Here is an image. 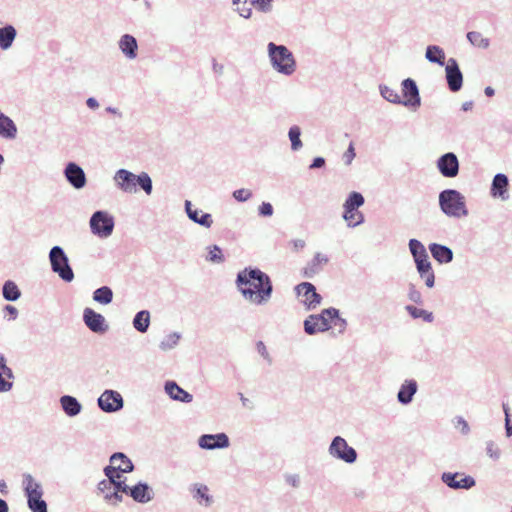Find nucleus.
Masks as SVG:
<instances>
[{"mask_svg":"<svg viewBox=\"0 0 512 512\" xmlns=\"http://www.w3.org/2000/svg\"><path fill=\"white\" fill-rule=\"evenodd\" d=\"M235 283L241 295L256 305H264L272 297L271 278L258 267L248 266L239 271Z\"/></svg>","mask_w":512,"mask_h":512,"instance_id":"nucleus-1","label":"nucleus"},{"mask_svg":"<svg viewBox=\"0 0 512 512\" xmlns=\"http://www.w3.org/2000/svg\"><path fill=\"white\" fill-rule=\"evenodd\" d=\"M113 180L116 187L124 193H136L137 187L143 190L146 195H150L153 191L152 179L144 171L136 175L127 169L121 168L115 172Z\"/></svg>","mask_w":512,"mask_h":512,"instance_id":"nucleus-2","label":"nucleus"},{"mask_svg":"<svg viewBox=\"0 0 512 512\" xmlns=\"http://www.w3.org/2000/svg\"><path fill=\"white\" fill-rule=\"evenodd\" d=\"M408 247L419 277L424 280L428 288H433L435 286V273L425 246L418 239L412 238L408 242Z\"/></svg>","mask_w":512,"mask_h":512,"instance_id":"nucleus-3","label":"nucleus"},{"mask_svg":"<svg viewBox=\"0 0 512 512\" xmlns=\"http://www.w3.org/2000/svg\"><path fill=\"white\" fill-rule=\"evenodd\" d=\"M267 51L270 64L275 71L285 76H291L296 71L295 57L285 45L269 42Z\"/></svg>","mask_w":512,"mask_h":512,"instance_id":"nucleus-4","label":"nucleus"},{"mask_svg":"<svg viewBox=\"0 0 512 512\" xmlns=\"http://www.w3.org/2000/svg\"><path fill=\"white\" fill-rule=\"evenodd\" d=\"M439 207L448 217L462 218L468 215L465 197L456 189H445L439 193Z\"/></svg>","mask_w":512,"mask_h":512,"instance_id":"nucleus-5","label":"nucleus"},{"mask_svg":"<svg viewBox=\"0 0 512 512\" xmlns=\"http://www.w3.org/2000/svg\"><path fill=\"white\" fill-rule=\"evenodd\" d=\"M51 270L56 273L64 282L70 283L74 280V272L69 263L68 256L61 246H53L49 252Z\"/></svg>","mask_w":512,"mask_h":512,"instance_id":"nucleus-6","label":"nucleus"},{"mask_svg":"<svg viewBox=\"0 0 512 512\" xmlns=\"http://www.w3.org/2000/svg\"><path fill=\"white\" fill-rule=\"evenodd\" d=\"M134 470V464L122 452H115L110 456V465L104 467L103 472L110 482L121 479L122 473H130Z\"/></svg>","mask_w":512,"mask_h":512,"instance_id":"nucleus-7","label":"nucleus"},{"mask_svg":"<svg viewBox=\"0 0 512 512\" xmlns=\"http://www.w3.org/2000/svg\"><path fill=\"white\" fill-rule=\"evenodd\" d=\"M92 234L99 238L109 237L114 230V217L104 210L95 211L89 221Z\"/></svg>","mask_w":512,"mask_h":512,"instance_id":"nucleus-8","label":"nucleus"},{"mask_svg":"<svg viewBox=\"0 0 512 512\" xmlns=\"http://www.w3.org/2000/svg\"><path fill=\"white\" fill-rule=\"evenodd\" d=\"M328 453L331 457L347 464L355 463L358 457L357 451L342 436L333 437L328 447Z\"/></svg>","mask_w":512,"mask_h":512,"instance_id":"nucleus-9","label":"nucleus"},{"mask_svg":"<svg viewBox=\"0 0 512 512\" xmlns=\"http://www.w3.org/2000/svg\"><path fill=\"white\" fill-rule=\"evenodd\" d=\"M401 105L416 110L421 105V97L417 83L412 78H406L401 82Z\"/></svg>","mask_w":512,"mask_h":512,"instance_id":"nucleus-10","label":"nucleus"},{"mask_svg":"<svg viewBox=\"0 0 512 512\" xmlns=\"http://www.w3.org/2000/svg\"><path fill=\"white\" fill-rule=\"evenodd\" d=\"M295 292L298 297H303L302 303L306 310H313L321 304L322 296L317 292L316 287L311 282H302L295 286Z\"/></svg>","mask_w":512,"mask_h":512,"instance_id":"nucleus-11","label":"nucleus"},{"mask_svg":"<svg viewBox=\"0 0 512 512\" xmlns=\"http://www.w3.org/2000/svg\"><path fill=\"white\" fill-rule=\"evenodd\" d=\"M98 407L105 413H115L124 406L122 395L115 390H105L97 399Z\"/></svg>","mask_w":512,"mask_h":512,"instance_id":"nucleus-12","label":"nucleus"},{"mask_svg":"<svg viewBox=\"0 0 512 512\" xmlns=\"http://www.w3.org/2000/svg\"><path fill=\"white\" fill-rule=\"evenodd\" d=\"M445 79L451 92H458L463 87V73L455 58H449L445 65Z\"/></svg>","mask_w":512,"mask_h":512,"instance_id":"nucleus-13","label":"nucleus"},{"mask_svg":"<svg viewBox=\"0 0 512 512\" xmlns=\"http://www.w3.org/2000/svg\"><path fill=\"white\" fill-rule=\"evenodd\" d=\"M439 173L445 178H455L459 174V160L454 152L442 154L436 161Z\"/></svg>","mask_w":512,"mask_h":512,"instance_id":"nucleus-14","label":"nucleus"},{"mask_svg":"<svg viewBox=\"0 0 512 512\" xmlns=\"http://www.w3.org/2000/svg\"><path fill=\"white\" fill-rule=\"evenodd\" d=\"M83 322L95 334L102 335L109 330L105 317L89 307L83 310Z\"/></svg>","mask_w":512,"mask_h":512,"instance_id":"nucleus-15","label":"nucleus"},{"mask_svg":"<svg viewBox=\"0 0 512 512\" xmlns=\"http://www.w3.org/2000/svg\"><path fill=\"white\" fill-rule=\"evenodd\" d=\"M198 445L204 450L225 449L229 447L230 440L224 432L203 434L198 438Z\"/></svg>","mask_w":512,"mask_h":512,"instance_id":"nucleus-16","label":"nucleus"},{"mask_svg":"<svg viewBox=\"0 0 512 512\" xmlns=\"http://www.w3.org/2000/svg\"><path fill=\"white\" fill-rule=\"evenodd\" d=\"M64 176L67 182L77 190L84 188L87 183L86 174L83 168L75 162H68L66 164L64 168Z\"/></svg>","mask_w":512,"mask_h":512,"instance_id":"nucleus-17","label":"nucleus"},{"mask_svg":"<svg viewBox=\"0 0 512 512\" xmlns=\"http://www.w3.org/2000/svg\"><path fill=\"white\" fill-rule=\"evenodd\" d=\"M128 496L136 503L146 504L153 500L154 491L147 482L138 481L135 485L130 486Z\"/></svg>","mask_w":512,"mask_h":512,"instance_id":"nucleus-18","label":"nucleus"},{"mask_svg":"<svg viewBox=\"0 0 512 512\" xmlns=\"http://www.w3.org/2000/svg\"><path fill=\"white\" fill-rule=\"evenodd\" d=\"M304 331L308 335H315L319 332H325L331 329V324L326 317L321 314H311L303 322Z\"/></svg>","mask_w":512,"mask_h":512,"instance_id":"nucleus-19","label":"nucleus"},{"mask_svg":"<svg viewBox=\"0 0 512 512\" xmlns=\"http://www.w3.org/2000/svg\"><path fill=\"white\" fill-rule=\"evenodd\" d=\"M184 207L185 212L191 221L205 228H210L212 226L213 219L210 213L203 212L198 208H193V205L189 200L185 201Z\"/></svg>","mask_w":512,"mask_h":512,"instance_id":"nucleus-20","label":"nucleus"},{"mask_svg":"<svg viewBox=\"0 0 512 512\" xmlns=\"http://www.w3.org/2000/svg\"><path fill=\"white\" fill-rule=\"evenodd\" d=\"M508 188V176L504 173H497L492 179L490 195L493 198H501L502 200H507L509 198Z\"/></svg>","mask_w":512,"mask_h":512,"instance_id":"nucleus-21","label":"nucleus"},{"mask_svg":"<svg viewBox=\"0 0 512 512\" xmlns=\"http://www.w3.org/2000/svg\"><path fill=\"white\" fill-rule=\"evenodd\" d=\"M166 394L174 401L190 403L193 401V395L180 387L175 381L168 380L164 384Z\"/></svg>","mask_w":512,"mask_h":512,"instance_id":"nucleus-22","label":"nucleus"},{"mask_svg":"<svg viewBox=\"0 0 512 512\" xmlns=\"http://www.w3.org/2000/svg\"><path fill=\"white\" fill-rule=\"evenodd\" d=\"M428 249L433 259L439 264H448L453 261L454 253L446 245L433 242L429 244Z\"/></svg>","mask_w":512,"mask_h":512,"instance_id":"nucleus-23","label":"nucleus"},{"mask_svg":"<svg viewBox=\"0 0 512 512\" xmlns=\"http://www.w3.org/2000/svg\"><path fill=\"white\" fill-rule=\"evenodd\" d=\"M418 384L414 379L405 380L397 393V400L402 405H408L412 402L414 395L417 393Z\"/></svg>","mask_w":512,"mask_h":512,"instance_id":"nucleus-24","label":"nucleus"},{"mask_svg":"<svg viewBox=\"0 0 512 512\" xmlns=\"http://www.w3.org/2000/svg\"><path fill=\"white\" fill-rule=\"evenodd\" d=\"M14 379L13 370L7 366V360L4 354L0 353V393H5L13 388Z\"/></svg>","mask_w":512,"mask_h":512,"instance_id":"nucleus-25","label":"nucleus"},{"mask_svg":"<svg viewBox=\"0 0 512 512\" xmlns=\"http://www.w3.org/2000/svg\"><path fill=\"white\" fill-rule=\"evenodd\" d=\"M365 203L364 196L357 191H352L348 194L347 198L343 203V218L351 217L352 212L359 210Z\"/></svg>","mask_w":512,"mask_h":512,"instance_id":"nucleus-26","label":"nucleus"},{"mask_svg":"<svg viewBox=\"0 0 512 512\" xmlns=\"http://www.w3.org/2000/svg\"><path fill=\"white\" fill-rule=\"evenodd\" d=\"M119 49L128 59H135L138 55V42L137 39L131 34H124L120 37Z\"/></svg>","mask_w":512,"mask_h":512,"instance_id":"nucleus-27","label":"nucleus"},{"mask_svg":"<svg viewBox=\"0 0 512 512\" xmlns=\"http://www.w3.org/2000/svg\"><path fill=\"white\" fill-rule=\"evenodd\" d=\"M59 402L63 412L68 417H75L82 411V404L74 396L63 395L60 397Z\"/></svg>","mask_w":512,"mask_h":512,"instance_id":"nucleus-28","label":"nucleus"},{"mask_svg":"<svg viewBox=\"0 0 512 512\" xmlns=\"http://www.w3.org/2000/svg\"><path fill=\"white\" fill-rule=\"evenodd\" d=\"M17 136V126L15 122L0 110V137L8 140L15 139Z\"/></svg>","mask_w":512,"mask_h":512,"instance_id":"nucleus-29","label":"nucleus"},{"mask_svg":"<svg viewBox=\"0 0 512 512\" xmlns=\"http://www.w3.org/2000/svg\"><path fill=\"white\" fill-rule=\"evenodd\" d=\"M22 477V488L25 497L44 494L41 483L37 482L30 473H24Z\"/></svg>","mask_w":512,"mask_h":512,"instance_id":"nucleus-30","label":"nucleus"},{"mask_svg":"<svg viewBox=\"0 0 512 512\" xmlns=\"http://www.w3.org/2000/svg\"><path fill=\"white\" fill-rule=\"evenodd\" d=\"M17 36V30L11 24L0 27V49H9Z\"/></svg>","mask_w":512,"mask_h":512,"instance_id":"nucleus-31","label":"nucleus"},{"mask_svg":"<svg viewBox=\"0 0 512 512\" xmlns=\"http://www.w3.org/2000/svg\"><path fill=\"white\" fill-rule=\"evenodd\" d=\"M2 297L8 302H15L20 299L22 292L15 281L6 280L1 289Z\"/></svg>","mask_w":512,"mask_h":512,"instance_id":"nucleus-32","label":"nucleus"},{"mask_svg":"<svg viewBox=\"0 0 512 512\" xmlns=\"http://www.w3.org/2000/svg\"><path fill=\"white\" fill-rule=\"evenodd\" d=\"M425 58L430 63H434L439 66L445 65V52L443 48L438 45H428L426 47Z\"/></svg>","mask_w":512,"mask_h":512,"instance_id":"nucleus-33","label":"nucleus"},{"mask_svg":"<svg viewBox=\"0 0 512 512\" xmlns=\"http://www.w3.org/2000/svg\"><path fill=\"white\" fill-rule=\"evenodd\" d=\"M193 493V498L196 499L200 504L204 502L205 506H210L213 502V498L209 495V489L204 484H193L190 489Z\"/></svg>","mask_w":512,"mask_h":512,"instance_id":"nucleus-34","label":"nucleus"},{"mask_svg":"<svg viewBox=\"0 0 512 512\" xmlns=\"http://www.w3.org/2000/svg\"><path fill=\"white\" fill-rule=\"evenodd\" d=\"M150 312L148 310H141L137 312L132 320L133 327L140 333H145L150 326Z\"/></svg>","mask_w":512,"mask_h":512,"instance_id":"nucleus-35","label":"nucleus"},{"mask_svg":"<svg viewBox=\"0 0 512 512\" xmlns=\"http://www.w3.org/2000/svg\"><path fill=\"white\" fill-rule=\"evenodd\" d=\"M329 261L328 257L321 254L316 253L308 266L304 269V276L311 278L315 274L319 273L321 270V264H326Z\"/></svg>","mask_w":512,"mask_h":512,"instance_id":"nucleus-36","label":"nucleus"},{"mask_svg":"<svg viewBox=\"0 0 512 512\" xmlns=\"http://www.w3.org/2000/svg\"><path fill=\"white\" fill-rule=\"evenodd\" d=\"M92 299L101 305H108L113 301V290L109 286H101L94 290Z\"/></svg>","mask_w":512,"mask_h":512,"instance_id":"nucleus-37","label":"nucleus"},{"mask_svg":"<svg viewBox=\"0 0 512 512\" xmlns=\"http://www.w3.org/2000/svg\"><path fill=\"white\" fill-rule=\"evenodd\" d=\"M26 499L31 512H48V505L43 499V494L28 496Z\"/></svg>","mask_w":512,"mask_h":512,"instance_id":"nucleus-38","label":"nucleus"},{"mask_svg":"<svg viewBox=\"0 0 512 512\" xmlns=\"http://www.w3.org/2000/svg\"><path fill=\"white\" fill-rule=\"evenodd\" d=\"M405 310L413 319H423V321L427 323H431L434 321L433 313L428 310L418 308L414 305H407L405 307Z\"/></svg>","mask_w":512,"mask_h":512,"instance_id":"nucleus-39","label":"nucleus"},{"mask_svg":"<svg viewBox=\"0 0 512 512\" xmlns=\"http://www.w3.org/2000/svg\"><path fill=\"white\" fill-rule=\"evenodd\" d=\"M301 133V128L298 125H293L289 128L288 137L291 142L292 151H298L302 148Z\"/></svg>","mask_w":512,"mask_h":512,"instance_id":"nucleus-40","label":"nucleus"},{"mask_svg":"<svg viewBox=\"0 0 512 512\" xmlns=\"http://www.w3.org/2000/svg\"><path fill=\"white\" fill-rule=\"evenodd\" d=\"M379 91L381 96L388 102H391L393 104H399L401 105V97L398 94L397 90L390 88L389 86L385 84L379 85Z\"/></svg>","mask_w":512,"mask_h":512,"instance_id":"nucleus-41","label":"nucleus"},{"mask_svg":"<svg viewBox=\"0 0 512 512\" xmlns=\"http://www.w3.org/2000/svg\"><path fill=\"white\" fill-rule=\"evenodd\" d=\"M181 339V334L179 332H172L165 336L163 340L159 344V348L162 351H169L175 348Z\"/></svg>","mask_w":512,"mask_h":512,"instance_id":"nucleus-42","label":"nucleus"},{"mask_svg":"<svg viewBox=\"0 0 512 512\" xmlns=\"http://www.w3.org/2000/svg\"><path fill=\"white\" fill-rule=\"evenodd\" d=\"M467 40L476 47L486 49L490 45L488 38H484L480 32L470 31L466 35Z\"/></svg>","mask_w":512,"mask_h":512,"instance_id":"nucleus-43","label":"nucleus"},{"mask_svg":"<svg viewBox=\"0 0 512 512\" xmlns=\"http://www.w3.org/2000/svg\"><path fill=\"white\" fill-rule=\"evenodd\" d=\"M208 250V255L206 257L207 261L218 264L223 263L225 261L222 249L218 245H211L208 247Z\"/></svg>","mask_w":512,"mask_h":512,"instance_id":"nucleus-44","label":"nucleus"},{"mask_svg":"<svg viewBox=\"0 0 512 512\" xmlns=\"http://www.w3.org/2000/svg\"><path fill=\"white\" fill-rule=\"evenodd\" d=\"M462 476L459 472H444L441 475L442 482L449 488L458 490V480L457 477Z\"/></svg>","mask_w":512,"mask_h":512,"instance_id":"nucleus-45","label":"nucleus"},{"mask_svg":"<svg viewBox=\"0 0 512 512\" xmlns=\"http://www.w3.org/2000/svg\"><path fill=\"white\" fill-rule=\"evenodd\" d=\"M407 297L411 302L417 305H423L424 303L421 292L416 288V286L413 283H409L408 285Z\"/></svg>","mask_w":512,"mask_h":512,"instance_id":"nucleus-46","label":"nucleus"},{"mask_svg":"<svg viewBox=\"0 0 512 512\" xmlns=\"http://www.w3.org/2000/svg\"><path fill=\"white\" fill-rule=\"evenodd\" d=\"M343 219L347 222V226L350 228H355L365 222L364 214L359 210L352 212L351 217Z\"/></svg>","mask_w":512,"mask_h":512,"instance_id":"nucleus-47","label":"nucleus"},{"mask_svg":"<svg viewBox=\"0 0 512 512\" xmlns=\"http://www.w3.org/2000/svg\"><path fill=\"white\" fill-rule=\"evenodd\" d=\"M274 0H250L256 10L262 13H270L272 11V3Z\"/></svg>","mask_w":512,"mask_h":512,"instance_id":"nucleus-48","label":"nucleus"},{"mask_svg":"<svg viewBox=\"0 0 512 512\" xmlns=\"http://www.w3.org/2000/svg\"><path fill=\"white\" fill-rule=\"evenodd\" d=\"M486 453L494 461H497L501 456L500 449L492 440L486 442Z\"/></svg>","mask_w":512,"mask_h":512,"instance_id":"nucleus-49","label":"nucleus"},{"mask_svg":"<svg viewBox=\"0 0 512 512\" xmlns=\"http://www.w3.org/2000/svg\"><path fill=\"white\" fill-rule=\"evenodd\" d=\"M503 412L505 414V434L507 437L512 436V420L510 415V409L507 403L502 404Z\"/></svg>","mask_w":512,"mask_h":512,"instance_id":"nucleus-50","label":"nucleus"},{"mask_svg":"<svg viewBox=\"0 0 512 512\" xmlns=\"http://www.w3.org/2000/svg\"><path fill=\"white\" fill-rule=\"evenodd\" d=\"M233 198L238 202H246L252 197V192L249 189L241 188L233 192Z\"/></svg>","mask_w":512,"mask_h":512,"instance_id":"nucleus-51","label":"nucleus"},{"mask_svg":"<svg viewBox=\"0 0 512 512\" xmlns=\"http://www.w3.org/2000/svg\"><path fill=\"white\" fill-rule=\"evenodd\" d=\"M113 492L125 494L128 496L130 485L126 484V478L124 480H116L112 483Z\"/></svg>","mask_w":512,"mask_h":512,"instance_id":"nucleus-52","label":"nucleus"},{"mask_svg":"<svg viewBox=\"0 0 512 512\" xmlns=\"http://www.w3.org/2000/svg\"><path fill=\"white\" fill-rule=\"evenodd\" d=\"M476 485V481L472 476L466 475L463 476L460 480H458V490L464 489L469 490Z\"/></svg>","mask_w":512,"mask_h":512,"instance_id":"nucleus-53","label":"nucleus"},{"mask_svg":"<svg viewBox=\"0 0 512 512\" xmlns=\"http://www.w3.org/2000/svg\"><path fill=\"white\" fill-rule=\"evenodd\" d=\"M274 213V208L269 202H262L258 207V214L261 217H271Z\"/></svg>","mask_w":512,"mask_h":512,"instance_id":"nucleus-54","label":"nucleus"},{"mask_svg":"<svg viewBox=\"0 0 512 512\" xmlns=\"http://www.w3.org/2000/svg\"><path fill=\"white\" fill-rule=\"evenodd\" d=\"M321 316L326 317L331 324L340 315L339 309L335 307L325 308L321 311Z\"/></svg>","mask_w":512,"mask_h":512,"instance_id":"nucleus-55","label":"nucleus"},{"mask_svg":"<svg viewBox=\"0 0 512 512\" xmlns=\"http://www.w3.org/2000/svg\"><path fill=\"white\" fill-rule=\"evenodd\" d=\"M3 312H4L5 316H8L9 321L16 320L18 317V314H19L18 309L15 306L10 305V304H6L3 307Z\"/></svg>","mask_w":512,"mask_h":512,"instance_id":"nucleus-56","label":"nucleus"},{"mask_svg":"<svg viewBox=\"0 0 512 512\" xmlns=\"http://www.w3.org/2000/svg\"><path fill=\"white\" fill-rule=\"evenodd\" d=\"M256 348H257V351L258 353L265 359L268 361L269 364L272 363V359L267 351V348L265 346V344L262 342V341H258L257 344H256Z\"/></svg>","mask_w":512,"mask_h":512,"instance_id":"nucleus-57","label":"nucleus"},{"mask_svg":"<svg viewBox=\"0 0 512 512\" xmlns=\"http://www.w3.org/2000/svg\"><path fill=\"white\" fill-rule=\"evenodd\" d=\"M355 156H356L355 148H354L353 143L351 142L343 155L345 163L347 165H349L352 162V160L355 158Z\"/></svg>","mask_w":512,"mask_h":512,"instance_id":"nucleus-58","label":"nucleus"},{"mask_svg":"<svg viewBox=\"0 0 512 512\" xmlns=\"http://www.w3.org/2000/svg\"><path fill=\"white\" fill-rule=\"evenodd\" d=\"M112 488V482H110L109 480L107 479H102L101 481L98 482L97 484V490L100 492V493H107L109 492V490Z\"/></svg>","mask_w":512,"mask_h":512,"instance_id":"nucleus-59","label":"nucleus"},{"mask_svg":"<svg viewBox=\"0 0 512 512\" xmlns=\"http://www.w3.org/2000/svg\"><path fill=\"white\" fill-rule=\"evenodd\" d=\"M457 420V423H456V428H461V433L463 435H467L470 431V428H469V425L467 423V421L463 418V417H457L456 418Z\"/></svg>","mask_w":512,"mask_h":512,"instance_id":"nucleus-60","label":"nucleus"},{"mask_svg":"<svg viewBox=\"0 0 512 512\" xmlns=\"http://www.w3.org/2000/svg\"><path fill=\"white\" fill-rule=\"evenodd\" d=\"M326 164V160L325 158L321 157V156H317L315 157L311 164L309 165V169L313 170V169H320V168H323Z\"/></svg>","mask_w":512,"mask_h":512,"instance_id":"nucleus-61","label":"nucleus"},{"mask_svg":"<svg viewBox=\"0 0 512 512\" xmlns=\"http://www.w3.org/2000/svg\"><path fill=\"white\" fill-rule=\"evenodd\" d=\"M333 323H334V326L339 327L340 334L344 333V331L346 330L347 325H348L347 320L345 318L340 317V315L338 316V318H336L333 321Z\"/></svg>","mask_w":512,"mask_h":512,"instance_id":"nucleus-62","label":"nucleus"},{"mask_svg":"<svg viewBox=\"0 0 512 512\" xmlns=\"http://www.w3.org/2000/svg\"><path fill=\"white\" fill-rule=\"evenodd\" d=\"M244 5H246V0L243 1ZM239 15L245 19H249L252 16V9L250 7L243 6L242 8L237 9Z\"/></svg>","mask_w":512,"mask_h":512,"instance_id":"nucleus-63","label":"nucleus"},{"mask_svg":"<svg viewBox=\"0 0 512 512\" xmlns=\"http://www.w3.org/2000/svg\"><path fill=\"white\" fill-rule=\"evenodd\" d=\"M86 105L88 106V108L92 109V110H95L99 107V102L96 98L94 97H89L87 98L86 100Z\"/></svg>","mask_w":512,"mask_h":512,"instance_id":"nucleus-64","label":"nucleus"}]
</instances>
